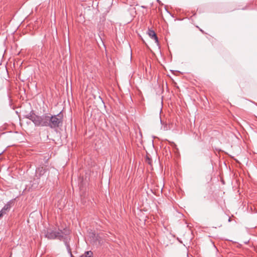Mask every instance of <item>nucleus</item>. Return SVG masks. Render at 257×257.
<instances>
[{
  "instance_id": "obj_3",
  "label": "nucleus",
  "mask_w": 257,
  "mask_h": 257,
  "mask_svg": "<svg viewBox=\"0 0 257 257\" xmlns=\"http://www.w3.org/2000/svg\"><path fill=\"white\" fill-rule=\"evenodd\" d=\"M70 231L67 228H64L63 230L59 229L56 233V239L62 240L64 242L65 238H70L69 237L67 236V235H68Z\"/></svg>"
},
{
  "instance_id": "obj_17",
  "label": "nucleus",
  "mask_w": 257,
  "mask_h": 257,
  "mask_svg": "<svg viewBox=\"0 0 257 257\" xmlns=\"http://www.w3.org/2000/svg\"><path fill=\"white\" fill-rule=\"evenodd\" d=\"M200 31L203 32L202 30L200 29Z\"/></svg>"
},
{
  "instance_id": "obj_8",
  "label": "nucleus",
  "mask_w": 257,
  "mask_h": 257,
  "mask_svg": "<svg viewBox=\"0 0 257 257\" xmlns=\"http://www.w3.org/2000/svg\"><path fill=\"white\" fill-rule=\"evenodd\" d=\"M70 238H65L64 240V243L66 246V248L67 249L68 253H71L72 252L71 248L70 245Z\"/></svg>"
},
{
  "instance_id": "obj_9",
  "label": "nucleus",
  "mask_w": 257,
  "mask_h": 257,
  "mask_svg": "<svg viewBox=\"0 0 257 257\" xmlns=\"http://www.w3.org/2000/svg\"><path fill=\"white\" fill-rule=\"evenodd\" d=\"M79 257H93V252L90 250L87 251Z\"/></svg>"
},
{
  "instance_id": "obj_16",
  "label": "nucleus",
  "mask_w": 257,
  "mask_h": 257,
  "mask_svg": "<svg viewBox=\"0 0 257 257\" xmlns=\"http://www.w3.org/2000/svg\"><path fill=\"white\" fill-rule=\"evenodd\" d=\"M228 221H230V218L228 219Z\"/></svg>"
},
{
  "instance_id": "obj_4",
  "label": "nucleus",
  "mask_w": 257,
  "mask_h": 257,
  "mask_svg": "<svg viewBox=\"0 0 257 257\" xmlns=\"http://www.w3.org/2000/svg\"><path fill=\"white\" fill-rule=\"evenodd\" d=\"M56 233L57 231L54 230H47L45 234V236L49 239H56Z\"/></svg>"
},
{
  "instance_id": "obj_7",
  "label": "nucleus",
  "mask_w": 257,
  "mask_h": 257,
  "mask_svg": "<svg viewBox=\"0 0 257 257\" xmlns=\"http://www.w3.org/2000/svg\"><path fill=\"white\" fill-rule=\"evenodd\" d=\"M36 114L35 113L34 110H31L30 113L24 115V117L26 118L29 119L31 120L33 123L34 121V119H35V116Z\"/></svg>"
},
{
  "instance_id": "obj_13",
  "label": "nucleus",
  "mask_w": 257,
  "mask_h": 257,
  "mask_svg": "<svg viewBox=\"0 0 257 257\" xmlns=\"http://www.w3.org/2000/svg\"><path fill=\"white\" fill-rule=\"evenodd\" d=\"M167 130V126H164V130L165 131V130Z\"/></svg>"
},
{
  "instance_id": "obj_11",
  "label": "nucleus",
  "mask_w": 257,
  "mask_h": 257,
  "mask_svg": "<svg viewBox=\"0 0 257 257\" xmlns=\"http://www.w3.org/2000/svg\"><path fill=\"white\" fill-rule=\"evenodd\" d=\"M147 161L149 164H151V160L148 157L147 158Z\"/></svg>"
},
{
  "instance_id": "obj_6",
  "label": "nucleus",
  "mask_w": 257,
  "mask_h": 257,
  "mask_svg": "<svg viewBox=\"0 0 257 257\" xmlns=\"http://www.w3.org/2000/svg\"><path fill=\"white\" fill-rule=\"evenodd\" d=\"M148 34L151 39L155 40V43H156L157 44L159 43V40L158 37L154 30L149 29L148 31Z\"/></svg>"
},
{
  "instance_id": "obj_10",
  "label": "nucleus",
  "mask_w": 257,
  "mask_h": 257,
  "mask_svg": "<svg viewBox=\"0 0 257 257\" xmlns=\"http://www.w3.org/2000/svg\"><path fill=\"white\" fill-rule=\"evenodd\" d=\"M36 170L38 171V172H40V175H43L45 173L46 170H47V169H46V167H41L38 168L36 169Z\"/></svg>"
},
{
  "instance_id": "obj_14",
  "label": "nucleus",
  "mask_w": 257,
  "mask_h": 257,
  "mask_svg": "<svg viewBox=\"0 0 257 257\" xmlns=\"http://www.w3.org/2000/svg\"><path fill=\"white\" fill-rule=\"evenodd\" d=\"M157 1L160 4H161V1L160 0H157Z\"/></svg>"
},
{
  "instance_id": "obj_5",
  "label": "nucleus",
  "mask_w": 257,
  "mask_h": 257,
  "mask_svg": "<svg viewBox=\"0 0 257 257\" xmlns=\"http://www.w3.org/2000/svg\"><path fill=\"white\" fill-rule=\"evenodd\" d=\"M12 203V200L7 202V203L3 207V208L0 211V212L4 215L6 214L11 209V204Z\"/></svg>"
},
{
  "instance_id": "obj_1",
  "label": "nucleus",
  "mask_w": 257,
  "mask_h": 257,
  "mask_svg": "<svg viewBox=\"0 0 257 257\" xmlns=\"http://www.w3.org/2000/svg\"><path fill=\"white\" fill-rule=\"evenodd\" d=\"M62 124L63 114L61 112L56 115L49 114L48 127L54 129L62 126Z\"/></svg>"
},
{
  "instance_id": "obj_15",
  "label": "nucleus",
  "mask_w": 257,
  "mask_h": 257,
  "mask_svg": "<svg viewBox=\"0 0 257 257\" xmlns=\"http://www.w3.org/2000/svg\"><path fill=\"white\" fill-rule=\"evenodd\" d=\"M3 215L2 214V213L0 212V217H2Z\"/></svg>"
},
{
  "instance_id": "obj_12",
  "label": "nucleus",
  "mask_w": 257,
  "mask_h": 257,
  "mask_svg": "<svg viewBox=\"0 0 257 257\" xmlns=\"http://www.w3.org/2000/svg\"><path fill=\"white\" fill-rule=\"evenodd\" d=\"M70 256V257H75L73 255L72 253V252H71V253H68Z\"/></svg>"
},
{
  "instance_id": "obj_2",
  "label": "nucleus",
  "mask_w": 257,
  "mask_h": 257,
  "mask_svg": "<svg viewBox=\"0 0 257 257\" xmlns=\"http://www.w3.org/2000/svg\"><path fill=\"white\" fill-rule=\"evenodd\" d=\"M49 114L45 113L42 115H36L34 123L36 126H48L49 125Z\"/></svg>"
}]
</instances>
